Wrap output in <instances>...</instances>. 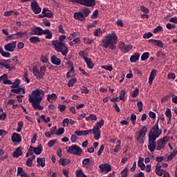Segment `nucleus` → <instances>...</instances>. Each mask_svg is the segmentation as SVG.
<instances>
[{
    "instance_id": "60",
    "label": "nucleus",
    "mask_w": 177,
    "mask_h": 177,
    "mask_svg": "<svg viewBox=\"0 0 177 177\" xmlns=\"http://www.w3.org/2000/svg\"><path fill=\"white\" fill-rule=\"evenodd\" d=\"M153 36V34L151 32H149L147 33H145L143 35L144 39H149V38Z\"/></svg>"
},
{
    "instance_id": "15",
    "label": "nucleus",
    "mask_w": 177,
    "mask_h": 177,
    "mask_svg": "<svg viewBox=\"0 0 177 177\" xmlns=\"http://www.w3.org/2000/svg\"><path fill=\"white\" fill-rule=\"evenodd\" d=\"M17 46V41H12L11 43H8L4 46V49L6 51L12 53L15 51V49Z\"/></svg>"
},
{
    "instance_id": "38",
    "label": "nucleus",
    "mask_w": 177,
    "mask_h": 177,
    "mask_svg": "<svg viewBox=\"0 0 177 177\" xmlns=\"http://www.w3.org/2000/svg\"><path fill=\"white\" fill-rule=\"evenodd\" d=\"M132 49V46L131 45H124L122 52L123 53H128Z\"/></svg>"
},
{
    "instance_id": "8",
    "label": "nucleus",
    "mask_w": 177,
    "mask_h": 177,
    "mask_svg": "<svg viewBox=\"0 0 177 177\" xmlns=\"http://www.w3.org/2000/svg\"><path fill=\"white\" fill-rule=\"evenodd\" d=\"M71 2L73 3H78L87 8L93 7L96 5L95 0H71Z\"/></svg>"
},
{
    "instance_id": "49",
    "label": "nucleus",
    "mask_w": 177,
    "mask_h": 177,
    "mask_svg": "<svg viewBox=\"0 0 177 177\" xmlns=\"http://www.w3.org/2000/svg\"><path fill=\"white\" fill-rule=\"evenodd\" d=\"M126 95V91L124 90H122L120 91V93L118 96L120 100H123V102H125L124 96Z\"/></svg>"
},
{
    "instance_id": "47",
    "label": "nucleus",
    "mask_w": 177,
    "mask_h": 177,
    "mask_svg": "<svg viewBox=\"0 0 177 177\" xmlns=\"http://www.w3.org/2000/svg\"><path fill=\"white\" fill-rule=\"evenodd\" d=\"M129 168L124 167V169L121 171V177H128Z\"/></svg>"
},
{
    "instance_id": "39",
    "label": "nucleus",
    "mask_w": 177,
    "mask_h": 177,
    "mask_svg": "<svg viewBox=\"0 0 177 177\" xmlns=\"http://www.w3.org/2000/svg\"><path fill=\"white\" fill-rule=\"evenodd\" d=\"M20 86V80L17 79L15 80V82H12V85L10 86L11 89L12 88H17Z\"/></svg>"
},
{
    "instance_id": "48",
    "label": "nucleus",
    "mask_w": 177,
    "mask_h": 177,
    "mask_svg": "<svg viewBox=\"0 0 177 177\" xmlns=\"http://www.w3.org/2000/svg\"><path fill=\"white\" fill-rule=\"evenodd\" d=\"M59 163L62 165V166H66L68 165L69 163H71V160L68 159H63V160H59Z\"/></svg>"
},
{
    "instance_id": "26",
    "label": "nucleus",
    "mask_w": 177,
    "mask_h": 177,
    "mask_svg": "<svg viewBox=\"0 0 177 177\" xmlns=\"http://www.w3.org/2000/svg\"><path fill=\"white\" fill-rule=\"evenodd\" d=\"M84 61L88 69H93L95 65L91 59L89 57H84Z\"/></svg>"
},
{
    "instance_id": "18",
    "label": "nucleus",
    "mask_w": 177,
    "mask_h": 177,
    "mask_svg": "<svg viewBox=\"0 0 177 177\" xmlns=\"http://www.w3.org/2000/svg\"><path fill=\"white\" fill-rule=\"evenodd\" d=\"M41 14H44V17L46 18L52 19L53 17V12L48 8H43Z\"/></svg>"
},
{
    "instance_id": "22",
    "label": "nucleus",
    "mask_w": 177,
    "mask_h": 177,
    "mask_svg": "<svg viewBox=\"0 0 177 177\" xmlns=\"http://www.w3.org/2000/svg\"><path fill=\"white\" fill-rule=\"evenodd\" d=\"M0 66H1V68H3L4 67L5 68L8 69L10 71L13 70V68H15V66H13V65L10 66V64H9L8 62H6L5 59H1Z\"/></svg>"
},
{
    "instance_id": "62",
    "label": "nucleus",
    "mask_w": 177,
    "mask_h": 177,
    "mask_svg": "<svg viewBox=\"0 0 177 177\" xmlns=\"http://www.w3.org/2000/svg\"><path fill=\"white\" fill-rule=\"evenodd\" d=\"M104 149V145H100V149L98 150L97 153L98 156L102 155V153H103Z\"/></svg>"
},
{
    "instance_id": "23",
    "label": "nucleus",
    "mask_w": 177,
    "mask_h": 177,
    "mask_svg": "<svg viewBox=\"0 0 177 177\" xmlns=\"http://www.w3.org/2000/svg\"><path fill=\"white\" fill-rule=\"evenodd\" d=\"M82 14L83 15V18L86 19L91 13V10L88 8V7L84 6L81 9Z\"/></svg>"
},
{
    "instance_id": "10",
    "label": "nucleus",
    "mask_w": 177,
    "mask_h": 177,
    "mask_svg": "<svg viewBox=\"0 0 177 177\" xmlns=\"http://www.w3.org/2000/svg\"><path fill=\"white\" fill-rule=\"evenodd\" d=\"M27 35L26 32H18L17 33L15 34H11L10 35L7 39H6V41L8 42L10 40H17V39H19L20 38H22L24 37V35Z\"/></svg>"
},
{
    "instance_id": "25",
    "label": "nucleus",
    "mask_w": 177,
    "mask_h": 177,
    "mask_svg": "<svg viewBox=\"0 0 177 177\" xmlns=\"http://www.w3.org/2000/svg\"><path fill=\"white\" fill-rule=\"evenodd\" d=\"M57 98H58V96L55 93L47 95V101L50 103L55 102V101Z\"/></svg>"
},
{
    "instance_id": "55",
    "label": "nucleus",
    "mask_w": 177,
    "mask_h": 177,
    "mask_svg": "<svg viewBox=\"0 0 177 177\" xmlns=\"http://www.w3.org/2000/svg\"><path fill=\"white\" fill-rule=\"evenodd\" d=\"M163 30V28L161 26H158L153 29V34H157V32H161Z\"/></svg>"
},
{
    "instance_id": "19",
    "label": "nucleus",
    "mask_w": 177,
    "mask_h": 177,
    "mask_svg": "<svg viewBox=\"0 0 177 177\" xmlns=\"http://www.w3.org/2000/svg\"><path fill=\"white\" fill-rule=\"evenodd\" d=\"M156 76H157V70L153 68L149 74V85H152L153 81L155 80Z\"/></svg>"
},
{
    "instance_id": "43",
    "label": "nucleus",
    "mask_w": 177,
    "mask_h": 177,
    "mask_svg": "<svg viewBox=\"0 0 177 177\" xmlns=\"http://www.w3.org/2000/svg\"><path fill=\"white\" fill-rule=\"evenodd\" d=\"M86 121H89V120L96 121V120H97V118L95 115H94V113H90L88 117H86Z\"/></svg>"
},
{
    "instance_id": "14",
    "label": "nucleus",
    "mask_w": 177,
    "mask_h": 177,
    "mask_svg": "<svg viewBox=\"0 0 177 177\" xmlns=\"http://www.w3.org/2000/svg\"><path fill=\"white\" fill-rule=\"evenodd\" d=\"M31 9L32 10V12L36 14V15H39V13H41V8L39 6V3H37V0H34L31 2Z\"/></svg>"
},
{
    "instance_id": "11",
    "label": "nucleus",
    "mask_w": 177,
    "mask_h": 177,
    "mask_svg": "<svg viewBox=\"0 0 177 177\" xmlns=\"http://www.w3.org/2000/svg\"><path fill=\"white\" fill-rule=\"evenodd\" d=\"M168 140L169 139L167 136L163 137V138L158 140L156 150L160 151L161 149H165Z\"/></svg>"
},
{
    "instance_id": "28",
    "label": "nucleus",
    "mask_w": 177,
    "mask_h": 177,
    "mask_svg": "<svg viewBox=\"0 0 177 177\" xmlns=\"http://www.w3.org/2000/svg\"><path fill=\"white\" fill-rule=\"evenodd\" d=\"M51 63L54 65L59 66L62 64V60L55 55L51 56Z\"/></svg>"
},
{
    "instance_id": "5",
    "label": "nucleus",
    "mask_w": 177,
    "mask_h": 177,
    "mask_svg": "<svg viewBox=\"0 0 177 177\" xmlns=\"http://www.w3.org/2000/svg\"><path fill=\"white\" fill-rule=\"evenodd\" d=\"M46 71V66H42L40 67L39 70L38 68L34 66L32 68V73L35 77H36L37 80H40L44 78L45 75V72Z\"/></svg>"
},
{
    "instance_id": "56",
    "label": "nucleus",
    "mask_w": 177,
    "mask_h": 177,
    "mask_svg": "<svg viewBox=\"0 0 177 177\" xmlns=\"http://www.w3.org/2000/svg\"><path fill=\"white\" fill-rule=\"evenodd\" d=\"M21 88H11L10 92L12 93L19 94L21 93Z\"/></svg>"
},
{
    "instance_id": "30",
    "label": "nucleus",
    "mask_w": 177,
    "mask_h": 177,
    "mask_svg": "<svg viewBox=\"0 0 177 177\" xmlns=\"http://www.w3.org/2000/svg\"><path fill=\"white\" fill-rule=\"evenodd\" d=\"M37 163L38 164L39 166H41L42 168L45 167L46 165V160L44 157L42 158H37Z\"/></svg>"
},
{
    "instance_id": "45",
    "label": "nucleus",
    "mask_w": 177,
    "mask_h": 177,
    "mask_svg": "<svg viewBox=\"0 0 177 177\" xmlns=\"http://www.w3.org/2000/svg\"><path fill=\"white\" fill-rule=\"evenodd\" d=\"M83 40H84V43L86 45H91L94 42V39H90L88 37H84L83 39Z\"/></svg>"
},
{
    "instance_id": "9",
    "label": "nucleus",
    "mask_w": 177,
    "mask_h": 177,
    "mask_svg": "<svg viewBox=\"0 0 177 177\" xmlns=\"http://www.w3.org/2000/svg\"><path fill=\"white\" fill-rule=\"evenodd\" d=\"M83 150L77 145H71L68 147V149H67V153L76 156H80Z\"/></svg>"
},
{
    "instance_id": "37",
    "label": "nucleus",
    "mask_w": 177,
    "mask_h": 177,
    "mask_svg": "<svg viewBox=\"0 0 177 177\" xmlns=\"http://www.w3.org/2000/svg\"><path fill=\"white\" fill-rule=\"evenodd\" d=\"M156 57H157L158 58L162 57V58L165 59V58H166L167 55H166V53H165V51L162 50V49H160V50L159 51H158V53H156Z\"/></svg>"
},
{
    "instance_id": "35",
    "label": "nucleus",
    "mask_w": 177,
    "mask_h": 177,
    "mask_svg": "<svg viewBox=\"0 0 177 177\" xmlns=\"http://www.w3.org/2000/svg\"><path fill=\"white\" fill-rule=\"evenodd\" d=\"M88 49L86 48L85 50H81L79 53L80 57H82L84 59V58H88Z\"/></svg>"
},
{
    "instance_id": "50",
    "label": "nucleus",
    "mask_w": 177,
    "mask_h": 177,
    "mask_svg": "<svg viewBox=\"0 0 177 177\" xmlns=\"http://www.w3.org/2000/svg\"><path fill=\"white\" fill-rule=\"evenodd\" d=\"M130 120L132 122V124L135 125L136 124L137 115L135 113H131L130 116Z\"/></svg>"
},
{
    "instance_id": "54",
    "label": "nucleus",
    "mask_w": 177,
    "mask_h": 177,
    "mask_svg": "<svg viewBox=\"0 0 177 177\" xmlns=\"http://www.w3.org/2000/svg\"><path fill=\"white\" fill-rule=\"evenodd\" d=\"M139 95V88L136 87L133 93L131 94L132 97H137Z\"/></svg>"
},
{
    "instance_id": "41",
    "label": "nucleus",
    "mask_w": 177,
    "mask_h": 177,
    "mask_svg": "<svg viewBox=\"0 0 177 177\" xmlns=\"http://www.w3.org/2000/svg\"><path fill=\"white\" fill-rule=\"evenodd\" d=\"M77 82V79L74 77L68 80L67 84L68 87H73L75 84Z\"/></svg>"
},
{
    "instance_id": "57",
    "label": "nucleus",
    "mask_w": 177,
    "mask_h": 177,
    "mask_svg": "<svg viewBox=\"0 0 177 177\" xmlns=\"http://www.w3.org/2000/svg\"><path fill=\"white\" fill-rule=\"evenodd\" d=\"M138 107V111L141 112L143 110V103L142 101H138L137 103Z\"/></svg>"
},
{
    "instance_id": "1",
    "label": "nucleus",
    "mask_w": 177,
    "mask_h": 177,
    "mask_svg": "<svg viewBox=\"0 0 177 177\" xmlns=\"http://www.w3.org/2000/svg\"><path fill=\"white\" fill-rule=\"evenodd\" d=\"M44 91L41 88H36L32 91V95H29L28 102L32 104V107L35 109L42 111L44 106L40 105L44 97Z\"/></svg>"
},
{
    "instance_id": "33",
    "label": "nucleus",
    "mask_w": 177,
    "mask_h": 177,
    "mask_svg": "<svg viewBox=\"0 0 177 177\" xmlns=\"http://www.w3.org/2000/svg\"><path fill=\"white\" fill-rule=\"evenodd\" d=\"M43 149H44V147H43V145L41 144H40L39 146L35 147L34 153L36 155H39V154H41L42 153Z\"/></svg>"
},
{
    "instance_id": "31",
    "label": "nucleus",
    "mask_w": 177,
    "mask_h": 177,
    "mask_svg": "<svg viewBox=\"0 0 177 177\" xmlns=\"http://www.w3.org/2000/svg\"><path fill=\"white\" fill-rule=\"evenodd\" d=\"M177 154V149H174L170 155H169L167 158L165 159V161L169 162L171 160H173Z\"/></svg>"
},
{
    "instance_id": "7",
    "label": "nucleus",
    "mask_w": 177,
    "mask_h": 177,
    "mask_svg": "<svg viewBox=\"0 0 177 177\" xmlns=\"http://www.w3.org/2000/svg\"><path fill=\"white\" fill-rule=\"evenodd\" d=\"M147 133V127L145 126L140 130H139L138 134L137 137H136V142L140 145H143L145 143L143 138L146 136Z\"/></svg>"
},
{
    "instance_id": "13",
    "label": "nucleus",
    "mask_w": 177,
    "mask_h": 177,
    "mask_svg": "<svg viewBox=\"0 0 177 177\" xmlns=\"http://www.w3.org/2000/svg\"><path fill=\"white\" fill-rule=\"evenodd\" d=\"M44 29L39 26H35L30 28V32L29 35H37L41 36L43 35Z\"/></svg>"
},
{
    "instance_id": "17",
    "label": "nucleus",
    "mask_w": 177,
    "mask_h": 177,
    "mask_svg": "<svg viewBox=\"0 0 177 177\" xmlns=\"http://www.w3.org/2000/svg\"><path fill=\"white\" fill-rule=\"evenodd\" d=\"M149 43L152 44L154 46H158L162 48L164 47V43L161 40L150 39Z\"/></svg>"
},
{
    "instance_id": "44",
    "label": "nucleus",
    "mask_w": 177,
    "mask_h": 177,
    "mask_svg": "<svg viewBox=\"0 0 177 177\" xmlns=\"http://www.w3.org/2000/svg\"><path fill=\"white\" fill-rule=\"evenodd\" d=\"M29 41L32 44H37L41 41V39H39V37H31L29 39Z\"/></svg>"
},
{
    "instance_id": "53",
    "label": "nucleus",
    "mask_w": 177,
    "mask_h": 177,
    "mask_svg": "<svg viewBox=\"0 0 177 177\" xmlns=\"http://www.w3.org/2000/svg\"><path fill=\"white\" fill-rule=\"evenodd\" d=\"M149 57V53H145L141 56V60L142 61H147Z\"/></svg>"
},
{
    "instance_id": "64",
    "label": "nucleus",
    "mask_w": 177,
    "mask_h": 177,
    "mask_svg": "<svg viewBox=\"0 0 177 177\" xmlns=\"http://www.w3.org/2000/svg\"><path fill=\"white\" fill-rule=\"evenodd\" d=\"M41 118L46 122H49L50 121V117H47L46 118V116L44 115H41Z\"/></svg>"
},
{
    "instance_id": "3",
    "label": "nucleus",
    "mask_w": 177,
    "mask_h": 177,
    "mask_svg": "<svg viewBox=\"0 0 177 177\" xmlns=\"http://www.w3.org/2000/svg\"><path fill=\"white\" fill-rule=\"evenodd\" d=\"M66 36L65 35H61L59 37V40H53L52 45L55 47L56 52L61 53L62 55L66 57L68 53L69 52L68 48L66 44L63 41L66 40Z\"/></svg>"
},
{
    "instance_id": "27",
    "label": "nucleus",
    "mask_w": 177,
    "mask_h": 177,
    "mask_svg": "<svg viewBox=\"0 0 177 177\" xmlns=\"http://www.w3.org/2000/svg\"><path fill=\"white\" fill-rule=\"evenodd\" d=\"M138 167L142 170L144 171L146 169V165L144 163V158L139 157L138 162Z\"/></svg>"
},
{
    "instance_id": "29",
    "label": "nucleus",
    "mask_w": 177,
    "mask_h": 177,
    "mask_svg": "<svg viewBox=\"0 0 177 177\" xmlns=\"http://www.w3.org/2000/svg\"><path fill=\"white\" fill-rule=\"evenodd\" d=\"M46 35V39H52L53 32L49 29L43 30V35Z\"/></svg>"
},
{
    "instance_id": "42",
    "label": "nucleus",
    "mask_w": 177,
    "mask_h": 177,
    "mask_svg": "<svg viewBox=\"0 0 177 177\" xmlns=\"http://www.w3.org/2000/svg\"><path fill=\"white\" fill-rule=\"evenodd\" d=\"M121 149V140H118L116 142V145L115 146V149H113V151L115 153H118Z\"/></svg>"
},
{
    "instance_id": "36",
    "label": "nucleus",
    "mask_w": 177,
    "mask_h": 177,
    "mask_svg": "<svg viewBox=\"0 0 177 177\" xmlns=\"http://www.w3.org/2000/svg\"><path fill=\"white\" fill-rule=\"evenodd\" d=\"M95 37H101L103 35V30L102 28H98L95 29V31L93 32Z\"/></svg>"
},
{
    "instance_id": "34",
    "label": "nucleus",
    "mask_w": 177,
    "mask_h": 177,
    "mask_svg": "<svg viewBox=\"0 0 177 177\" xmlns=\"http://www.w3.org/2000/svg\"><path fill=\"white\" fill-rule=\"evenodd\" d=\"M92 167H93L94 165V161H91V160L89 159V158H85L82 160V165L83 167H86V165H89Z\"/></svg>"
},
{
    "instance_id": "2",
    "label": "nucleus",
    "mask_w": 177,
    "mask_h": 177,
    "mask_svg": "<svg viewBox=\"0 0 177 177\" xmlns=\"http://www.w3.org/2000/svg\"><path fill=\"white\" fill-rule=\"evenodd\" d=\"M118 41V35L115 31H112L102 39V46L104 48H109L111 50H115L117 48Z\"/></svg>"
},
{
    "instance_id": "16",
    "label": "nucleus",
    "mask_w": 177,
    "mask_h": 177,
    "mask_svg": "<svg viewBox=\"0 0 177 177\" xmlns=\"http://www.w3.org/2000/svg\"><path fill=\"white\" fill-rule=\"evenodd\" d=\"M99 168L102 172H106V174H108L112 169L111 166L109 163L101 165L99 166Z\"/></svg>"
},
{
    "instance_id": "59",
    "label": "nucleus",
    "mask_w": 177,
    "mask_h": 177,
    "mask_svg": "<svg viewBox=\"0 0 177 177\" xmlns=\"http://www.w3.org/2000/svg\"><path fill=\"white\" fill-rule=\"evenodd\" d=\"M165 115L167 117V118H171V110L169 108H167Z\"/></svg>"
},
{
    "instance_id": "24",
    "label": "nucleus",
    "mask_w": 177,
    "mask_h": 177,
    "mask_svg": "<svg viewBox=\"0 0 177 177\" xmlns=\"http://www.w3.org/2000/svg\"><path fill=\"white\" fill-rule=\"evenodd\" d=\"M23 155L22 148L21 147H18L17 149L13 151L12 153V157L15 158H18L20 157V156Z\"/></svg>"
},
{
    "instance_id": "21",
    "label": "nucleus",
    "mask_w": 177,
    "mask_h": 177,
    "mask_svg": "<svg viewBox=\"0 0 177 177\" xmlns=\"http://www.w3.org/2000/svg\"><path fill=\"white\" fill-rule=\"evenodd\" d=\"M11 140L14 143H19L21 142V137L20 134L14 133L11 137Z\"/></svg>"
},
{
    "instance_id": "40",
    "label": "nucleus",
    "mask_w": 177,
    "mask_h": 177,
    "mask_svg": "<svg viewBox=\"0 0 177 177\" xmlns=\"http://www.w3.org/2000/svg\"><path fill=\"white\" fill-rule=\"evenodd\" d=\"M0 53L2 57L9 58L10 57V53H6L2 47H0Z\"/></svg>"
},
{
    "instance_id": "51",
    "label": "nucleus",
    "mask_w": 177,
    "mask_h": 177,
    "mask_svg": "<svg viewBox=\"0 0 177 177\" xmlns=\"http://www.w3.org/2000/svg\"><path fill=\"white\" fill-rule=\"evenodd\" d=\"M64 133V128H59L57 129V131L55 132V135L57 136H62Z\"/></svg>"
},
{
    "instance_id": "12",
    "label": "nucleus",
    "mask_w": 177,
    "mask_h": 177,
    "mask_svg": "<svg viewBox=\"0 0 177 177\" xmlns=\"http://www.w3.org/2000/svg\"><path fill=\"white\" fill-rule=\"evenodd\" d=\"M156 139L149 136V145L148 148L150 152L153 153L155 151L157 146Z\"/></svg>"
},
{
    "instance_id": "4",
    "label": "nucleus",
    "mask_w": 177,
    "mask_h": 177,
    "mask_svg": "<svg viewBox=\"0 0 177 177\" xmlns=\"http://www.w3.org/2000/svg\"><path fill=\"white\" fill-rule=\"evenodd\" d=\"M159 120H160V118L158 119V121L154 124V126L151 129L149 133V136L156 140L157 138H160V136L162 133V130L160 129L158 126Z\"/></svg>"
},
{
    "instance_id": "52",
    "label": "nucleus",
    "mask_w": 177,
    "mask_h": 177,
    "mask_svg": "<svg viewBox=\"0 0 177 177\" xmlns=\"http://www.w3.org/2000/svg\"><path fill=\"white\" fill-rule=\"evenodd\" d=\"M24 168L23 167H17V174L19 175L21 177L23 176V174H24Z\"/></svg>"
},
{
    "instance_id": "46",
    "label": "nucleus",
    "mask_w": 177,
    "mask_h": 177,
    "mask_svg": "<svg viewBox=\"0 0 177 177\" xmlns=\"http://www.w3.org/2000/svg\"><path fill=\"white\" fill-rule=\"evenodd\" d=\"M75 176L76 177H88L87 176H86V174H84L82 169L75 171Z\"/></svg>"
},
{
    "instance_id": "61",
    "label": "nucleus",
    "mask_w": 177,
    "mask_h": 177,
    "mask_svg": "<svg viewBox=\"0 0 177 177\" xmlns=\"http://www.w3.org/2000/svg\"><path fill=\"white\" fill-rule=\"evenodd\" d=\"M140 10L145 14L149 13V10L147 8V7H145V6H141Z\"/></svg>"
},
{
    "instance_id": "58",
    "label": "nucleus",
    "mask_w": 177,
    "mask_h": 177,
    "mask_svg": "<svg viewBox=\"0 0 177 177\" xmlns=\"http://www.w3.org/2000/svg\"><path fill=\"white\" fill-rule=\"evenodd\" d=\"M166 27L169 30L175 29L176 26L171 23H167Z\"/></svg>"
},
{
    "instance_id": "32",
    "label": "nucleus",
    "mask_w": 177,
    "mask_h": 177,
    "mask_svg": "<svg viewBox=\"0 0 177 177\" xmlns=\"http://www.w3.org/2000/svg\"><path fill=\"white\" fill-rule=\"evenodd\" d=\"M140 55L139 53H135L130 57L131 63H136L137 61L140 59Z\"/></svg>"
},
{
    "instance_id": "20",
    "label": "nucleus",
    "mask_w": 177,
    "mask_h": 177,
    "mask_svg": "<svg viewBox=\"0 0 177 177\" xmlns=\"http://www.w3.org/2000/svg\"><path fill=\"white\" fill-rule=\"evenodd\" d=\"M73 18L75 20H79L82 21H84L86 19V18H84V15L81 10L79 12H75L73 15Z\"/></svg>"
},
{
    "instance_id": "6",
    "label": "nucleus",
    "mask_w": 177,
    "mask_h": 177,
    "mask_svg": "<svg viewBox=\"0 0 177 177\" xmlns=\"http://www.w3.org/2000/svg\"><path fill=\"white\" fill-rule=\"evenodd\" d=\"M104 124V119H101L99 122H97L94 126V138L96 141H98L101 138V131L100 128H102Z\"/></svg>"
},
{
    "instance_id": "63",
    "label": "nucleus",
    "mask_w": 177,
    "mask_h": 177,
    "mask_svg": "<svg viewBox=\"0 0 177 177\" xmlns=\"http://www.w3.org/2000/svg\"><path fill=\"white\" fill-rule=\"evenodd\" d=\"M70 120L69 118H64L62 121V124L64 127H68L69 124Z\"/></svg>"
}]
</instances>
